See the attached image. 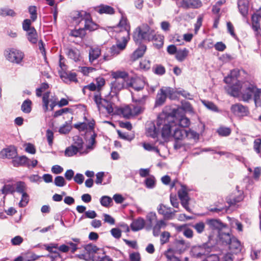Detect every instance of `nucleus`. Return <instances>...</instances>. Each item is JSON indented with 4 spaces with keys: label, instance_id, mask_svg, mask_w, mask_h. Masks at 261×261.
Instances as JSON below:
<instances>
[{
    "label": "nucleus",
    "instance_id": "obj_41",
    "mask_svg": "<svg viewBox=\"0 0 261 261\" xmlns=\"http://www.w3.org/2000/svg\"><path fill=\"white\" fill-rule=\"evenodd\" d=\"M16 13L11 9L8 7H4L0 8V16L2 17L11 16L15 17Z\"/></svg>",
    "mask_w": 261,
    "mask_h": 261
},
{
    "label": "nucleus",
    "instance_id": "obj_49",
    "mask_svg": "<svg viewBox=\"0 0 261 261\" xmlns=\"http://www.w3.org/2000/svg\"><path fill=\"white\" fill-rule=\"evenodd\" d=\"M101 54V50L98 48H95L91 49L89 52V61L92 62L97 59Z\"/></svg>",
    "mask_w": 261,
    "mask_h": 261
},
{
    "label": "nucleus",
    "instance_id": "obj_2",
    "mask_svg": "<svg viewBox=\"0 0 261 261\" xmlns=\"http://www.w3.org/2000/svg\"><path fill=\"white\" fill-rule=\"evenodd\" d=\"M213 238V236L210 235L206 242L200 245L192 246L190 251L191 257L194 258H201L203 256H208L216 245Z\"/></svg>",
    "mask_w": 261,
    "mask_h": 261
},
{
    "label": "nucleus",
    "instance_id": "obj_14",
    "mask_svg": "<svg viewBox=\"0 0 261 261\" xmlns=\"http://www.w3.org/2000/svg\"><path fill=\"white\" fill-rule=\"evenodd\" d=\"M232 235L228 232H224L222 231H219L218 237V240L216 242L214 240L215 243L224 246H228L229 243L231 242Z\"/></svg>",
    "mask_w": 261,
    "mask_h": 261
},
{
    "label": "nucleus",
    "instance_id": "obj_7",
    "mask_svg": "<svg viewBox=\"0 0 261 261\" xmlns=\"http://www.w3.org/2000/svg\"><path fill=\"white\" fill-rule=\"evenodd\" d=\"M242 200L243 198L242 196L239 197L234 198L233 199L227 200V202L229 204V205L228 206L226 205H222L221 207H210L209 208H208V210L210 212L213 213H226L230 206L236 204L237 203L239 202Z\"/></svg>",
    "mask_w": 261,
    "mask_h": 261
},
{
    "label": "nucleus",
    "instance_id": "obj_28",
    "mask_svg": "<svg viewBox=\"0 0 261 261\" xmlns=\"http://www.w3.org/2000/svg\"><path fill=\"white\" fill-rule=\"evenodd\" d=\"M229 249L233 253H237L241 250L240 242L234 236H232L231 242L228 245Z\"/></svg>",
    "mask_w": 261,
    "mask_h": 261
},
{
    "label": "nucleus",
    "instance_id": "obj_29",
    "mask_svg": "<svg viewBox=\"0 0 261 261\" xmlns=\"http://www.w3.org/2000/svg\"><path fill=\"white\" fill-rule=\"evenodd\" d=\"M156 219L157 216L155 212H150L148 213L146 216V225L145 226V229L148 231L151 230L152 228L153 220Z\"/></svg>",
    "mask_w": 261,
    "mask_h": 261
},
{
    "label": "nucleus",
    "instance_id": "obj_56",
    "mask_svg": "<svg viewBox=\"0 0 261 261\" xmlns=\"http://www.w3.org/2000/svg\"><path fill=\"white\" fill-rule=\"evenodd\" d=\"M26 188L25 183L22 181H19L16 182L15 187V192L18 193L22 194L25 192V189Z\"/></svg>",
    "mask_w": 261,
    "mask_h": 261
},
{
    "label": "nucleus",
    "instance_id": "obj_8",
    "mask_svg": "<svg viewBox=\"0 0 261 261\" xmlns=\"http://www.w3.org/2000/svg\"><path fill=\"white\" fill-rule=\"evenodd\" d=\"M125 82L123 80H115L111 83V91L108 96H111L113 97L115 96H117L120 91L124 89Z\"/></svg>",
    "mask_w": 261,
    "mask_h": 261
},
{
    "label": "nucleus",
    "instance_id": "obj_18",
    "mask_svg": "<svg viewBox=\"0 0 261 261\" xmlns=\"http://www.w3.org/2000/svg\"><path fill=\"white\" fill-rule=\"evenodd\" d=\"M94 9L100 14L113 15L115 12V9L112 7L105 4H100L98 6L95 7Z\"/></svg>",
    "mask_w": 261,
    "mask_h": 261
},
{
    "label": "nucleus",
    "instance_id": "obj_34",
    "mask_svg": "<svg viewBox=\"0 0 261 261\" xmlns=\"http://www.w3.org/2000/svg\"><path fill=\"white\" fill-rule=\"evenodd\" d=\"M167 97L171 100H175L178 98L179 90H175L174 89L170 87H166L165 89Z\"/></svg>",
    "mask_w": 261,
    "mask_h": 261
},
{
    "label": "nucleus",
    "instance_id": "obj_9",
    "mask_svg": "<svg viewBox=\"0 0 261 261\" xmlns=\"http://www.w3.org/2000/svg\"><path fill=\"white\" fill-rule=\"evenodd\" d=\"M133 37L136 44H140L143 40H149L150 34L147 31H143L140 27H138L134 32Z\"/></svg>",
    "mask_w": 261,
    "mask_h": 261
},
{
    "label": "nucleus",
    "instance_id": "obj_25",
    "mask_svg": "<svg viewBox=\"0 0 261 261\" xmlns=\"http://www.w3.org/2000/svg\"><path fill=\"white\" fill-rule=\"evenodd\" d=\"M239 11L244 17H247L248 14L249 4L246 0H240L238 2Z\"/></svg>",
    "mask_w": 261,
    "mask_h": 261
},
{
    "label": "nucleus",
    "instance_id": "obj_13",
    "mask_svg": "<svg viewBox=\"0 0 261 261\" xmlns=\"http://www.w3.org/2000/svg\"><path fill=\"white\" fill-rule=\"evenodd\" d=\"M202 261H233L232 254L227 253L218 256L216 254H212L207 256V258Z\"/></svg>",
    "mask_w": 261,
    "mask_h": 261
},
{
    "label": "nucleus",
    "instance_id": "obj_57",
    "mask_svg": "<svg viewBox=\"0 0 261 261\" xmlns=\"http://www.w3.org/2000/svg\"><path fill=\"white\" fill-rule=\"evenodd\" d=\"M261 89H257L253 96V99L256 107L261 106Z\"/></svg>",
    "mask_w": 261,
    "mask_h": 261
},
{
    "label": "nucleus",
    "instance_id": "obj_38",
    "mask_svg": "<svg viewBox=\"0 0 261 261\" xmlns=\"http://www.w3.org/2000/svg\"><path fill=\"white\" fill-rule=\"evenodd\" d=\"M67 55L68 57L74 60L75 62L80 61V52L77 49H73L71 48L67 49Z\"/></svg>",
    "mask_w": 261,
    "mask_h": 261
},
{
    "label": "nucleus",
    "instance_id": "obj_62",
    "mask_svg": "<svg viewBox=\"0 0 261 261\" xmlns=\"http://www.w3.org/2000/svg\"><path fill=\"white\" fill-rule=\"evenodd\" d=\"M174 250L172 248H169L165 253L166 257L170 260H172V259H174V261H179L177 257H175L174 255Z\"/></svg>",
    "mask_w": 261,
    "mask_h": 261
},
{
    "label": "nucleus",
    "instance_id": "obj_59",
    "mask_svg": "<svg viewBox=\"0 0 261 261\" xmlns=\"http://www.w3.org/2000/svg\"><path fill=\"white\" fill-rule=\"evenodd\" d=\"M49 92H45L42 97V100L43 102V108L44 112H46L48 110V105H49Z\"/></svg>",
    "mask_w": 261,
    "mask_h": 261
},
{
    "label": "nucleus",
    "instance_id": "obj_12",
    "mask_svg": "<svg viewBox=\"0 0 261 261\" xmlns=\"http://www.w3.org/2000/svg\"><path fill=\"white\" fill-rule=\"evenodd\" d=\"M31 160L25 155L16 156L11 161V163L15 167H26L30 168Z\"/></svg>",
    "mask_w": 261,
    "mask_h": 261
},
{
    "label": "nucleus",
    "instance_id": "obj_47",
    "mask_svg": "<svg viewBox=\"0 0 261 261\" xmlns=\"http://www.w3.org/2000/svg\"><path fill=\"white\" fill-rule=\"evenodd\" d=\"M218 134L221 137H227L231 132L230 128L224 126H220L216 130Z\"/></svg>",
    "mask_w": 261,
    "mask_h": 261
},
{
    "label": "nucleus",
    "instance_id": "obj_31",
    "mask_svg": "<svg viewBox=\"0 0 261 261\" xmlns=\"http://www.w3.org/2000/svg\"><path fill=\"white\" fill-rule=\"evenodd\" d=\"M178 195L181 202H185L187 201L189 202L190 198L188 196V192L187 191V186L186 185L181 186V190L178 192Z\"/></svg>",
    "mask_w": 261,
    "mask_h": 261
},
{
    "label": "nucleus",
    "instance_id": "obj_39",
    "mask_svg": "<svg viewBox=\"0 0 261 261\" xmlns=\"http://www.w3.org/2000/svg\"><path fill=\"white\" fill-rule=\"evenodd\" d=\"M117 114H121L123 115V117L126 119H128L132 115V112L131 109L128 107L126 106L124 108H117Z\"/></svg>",
    "mask_w": 261,
    "mask_h": 261
},
{
    "label": "nucleus",
    "instance_id": "obj_1",
    "mask_svg": "<svg viewBox=\"0 0 261 261\" xmlns=\"http://www.w3.org/2000/svg\"><path fill=\"white\" fill-rule=\"evenodd\" d=\"M168 110H170V107H165L162 113L158 115L156 122L159 130L161 129L162 137L164 138L170 136L171 130L175 126L174 123L171 122V120L169 118L170 114Z\"/></svg>",
    "mask_w": 261,
    "mask_h": 261
},
{
    "label": "nucleus",
    "instance_id": "obj_44",
    "mask_svg": "<svg viewBox=\"0 0 261 261\" xmlns=\"http://www.w3.org/2000/svg\"><path fill=\"white\" fill-rule=\"evenodd\" d=\"M188 49L186 48H184L182 50H179L177 51L175 58L178 61L182 62L188 56Z\"/></svg>",
    "mask_w": 261,
    "mask_h": 261
},
{
    "label": "nucleus",
    "instance_id": "obj_27",
    "mask_svg": "<svg viewBox=\"0 0 261 261\" xmlns=\"http://www.w3.org/2000/svg\"><path fill=\"white\" fill-rule=\"evenodd\" d=\"M119 27L121 28L120 32L126 31L127 36L129 37L130 25L127 23V19L126 17L122 16L119 23L117 24L116 27L114 28Z\"/></svg>",
    "mask_w": 261,
    "mask_h": 261
},
{
    "label": "nucleus",
    "instance_id": "obj_30",
    "mask_svg": "<svg viewBox=\"0 0 261 261\" xmlns=\"http://www.w3.org/2000/svg\"><path fill=\"white\" fill-rule=\"evenodd\" d=\"M26 36L28 41L32 44H35L37 43L38 34L34 27H32L31 30L27 32Z\"/></svg>",
    "mask_w": 261,
    "mask_h": 261
},
{
    "label": "nucleus",
    "instance_id": "obj_24",
    "mask_svg": "<svg viewBox=\"0 0 261 261\" xmlns=\"http://www.w3.org/2000/svg\"><path fill=\"white\" fill-rule=\"evenodd\" d=\"M167 97V95L166 94V90H165L163 88H161L156 95L154 107L162 106L165 103Z\"/></svg>",
    "mask_w": 261,
    "mask_h": 261
},
{
    "label": "nucleus",
    "instance_id": "obj_54",
    "mask_svg": "<svg viewBox=\"0 0 261 261\" xmlns=\"http://www.w3.org/2000/svg\"><path fill=\"white\" fill-rule=\"evenodd\" d=\"M228 93L233 97H238L240 93V89L234 84L230 86L228 89Z\"/></svg>",
    "mask_w": 261,
    "mask_h": 261
},
{
    "label": "nucleus",
    "instance_id": "obj_11",
    "mask_svg": "<svg viewBox=\"0 0 261 261\" xmlns=\"http://www.w3.org/2000/svg\"><path fill=\"white\" fill-rule=\"evenodd\" d=\"M230 110L234 115L242 117L247 116L249 114L248 108L241 103L232 105L231 106Z\"/></svg>",
    "mask_w": 261,
    "mask_h": 261
},
{
    "label": "nucleus",
    "instance_id": "obj_61",
    "mask_svg": "<svg viewBox=\"0 0 261 261\" xmlns=\"http://www.w3.org/2000/svg\"><path fill=\"white\" fill-rule=\"evenodd\" d=\"M164 37L163 36H162V35L156 36V35H155L153 37V39L154 40H159V43H154L153 45L156 48L160 49L163 46V44H164Z\"/></svg>",
    "mask_w": 261,
    "mask_h": 261
},
{
    "label": "nucleus",
    "instance_id": "obj_63",
    "mask_svg": "<svg viewBox=\"0 0 261 261\" xmlns=\"http://www.w3.org/2000/svg\"><path fill=\"white\" fill-rule=\"evenodd\" d=\"M170 237V233L168 231H164L161 236L160 239L161 244L163 245L169 242Z\"/></svg>",
    "mask_w": 261,
    "mask_h": 261
},
{
    "label": "nucleus",
    "instance_id": "obj_6",
    "mask_svg": "<svg viewBox=\"0 0 261 261\" xmlns=\"http://www.w3.org/2000/svg\"><path fill=\"white\" fill-rule=\"evenodd\" d=\"M24 56V53L18 49L12 48L7 56V59L12 63L19 64Z\"/></svg>",
    "mask_w": 261,
    "mask_h": 261
},
{
    "label": "nucleus",
    "instance_id": "obj_37",
    "mask_svg": "<svg viewBox=\"0 0 261 261\" xmlns=\"http://www.w3.org/2000/svg\"><path fill=\"white\" fill-rule=\"evenodd\" d=\"M128 73L125 71L117 70L113 71L111 76L115 80H123L126 81V79L128 77Z\"/></svg>",
    "mask_w": 261,
    "mask_h": 261
},
{
    "label": "nucleus",
    "instance_id": "obj_3",
    "mask_svg": "<svg viewBox=\"0 0 261 261\" xmlns=\"http://www.w3.org/2000/svg\"><path fill=\"white\" fill-rule=\"evenodd\" d=\"M168 111L170 114L169 118L172 120L171 122L174 123L175 126H177L184 129L189 126L190 120L186 116L181 108H171L170 107V110Z\"/></svg>",
    "mask_w": 261,
    "mask_h": 261
},
{
    "label": "nucleus",
    "instance_id": "obj_50",
    "mask_svg": "<svg viewBox=\"0 0 261 261\" xmlns=\"http://www.w3.org/2000/svg\"><path fill=\"white\" fill-rule=\"evenodd\" d=\"M202 103L207 109L215 112H219L218 107L214 102L208 100H203L202 101Z\"/></svg>",
    "mask_w": 261,
    "mask_h": 261
},
{
    "label": "nucleus",
    "instance_id": "obj_53",
    "mask_svg": "<svg viewBox=\"0 0 261 261\" xmlns=\"http://www.w3.org/2000/svg\"><path fill=\"white\" fill-rule=\"evenodd\" d=\"M99 201L101 205L106 207H108L110 203L113 202L112 199L108 196H102Z\"/></svg>",
    "mask_w": 261,
    "mask_h": 261
},
{
    "label": "nucleus",
    "instance_id": "obj_16",
    "mask_svg": "<svg viewBox=\"0 0 261 261\" xmlns=\"http://www.w3.org/2000/svg\"><path fill=\"white\" fill-rule=\"evenodd\" d=\"M202 6L200 0H181V7L185 9H196Z\"/></svg>",
    "mask_w": 261,
    "mask_h": 261
},
{
    "label": "nucleus",
    "instance_id": "obj_17",
    "mask_svg": "<svg viewBox=\"0 0 261 261\" xmlns=\"http://www.w3.org/2000/svg\"><path fill=\"white\" fill-rule=\"evenodd\" d=\"M258 89L256 86L253 84H250L249 86L242 93V97L243 100L244 101H248L249 100L251 99L252 96L254 95L256 89Z\"/></svg>",
    "mask_w": 261,
    "mask_h": 261
},
{
    "label": "nucleus",
    "instance_id": "obj_48",
    "mask_svg": "<svg viewBox=\"0 0 261 261\" xmlns=\"http://www.w3.org/2000/svg\"><path fill=\"white\" fill-rule=\"evenodd\" d=\"M152 72L156 75H163L166 72V69L161 64H155L152 68Z\"/></svg>",
    "mask_w": 261,
    "mask_h": 261
},
{
    "label": "nucleus",
    "instance_id": "obj_21",
    "mask_svg": "<svg viewBox=\"0 0 261 261\" xmlns=\"http://www.w3.org/2000/svg\"><path fill=\"white\" fill-rule=\"evenodd\" d=\"M138 45V48L133 52L131 55V59L133 61H136L139 58L142 57L146 50V45L143 44H137Z\"/></svg>",
    "mask_w": 261,
    "mask_h": 261
},
{
    "label": "nucleus",
    "instance_id": "obj_64",
    "mask_svg": "<svg viewBox=\"0 0 261 261\" xmlns=\"http://www.w3.org/2000/svg\"><path fill=\"white\" fill-rule=\"evenodd\" d=\"M31 20L29 19H25L23 21L22 25L24 31H29L32 29L33 27L31 26Z\"/></svg>",
    "mask_w": 261,
    "mask_h": 261
},
{
    "label": "nucleus",
    "instance_id": "obj_42",
    "mask_svg": "<svg viewBox=\"0 0 261 261\" xmlns=\"http://www.w3.org/2000/svg\"><path fill=\"white\" fill-rule=\"evenodd\" d=\"M32 102L30 99L23 101L21 106V111L26 114H29L32 110Z\"/></svg>",
    "mask_w": 261,
    "mask_h": 261
},
{
    "label": "nucleus",
    "instance_id": "obj_4",
    "mask_svg": "<svg viewBox=\"0 0 261 261\" xmlns=\"http://www.w3.org/2000/svg\"><path fill=\"white\" fill-rule=\"evenodd\" d=\"M73 143L67 147L64 151L65 155L68 157L72 156L83 149L84 142L82 138L79 136H75L73 137Z\"/></svg>",
    "mask_w": 261,
    "mask_h": 261
},
{
    "label": "nucleus",
    "instance_id": "obj_26",
    "mask_svg": "<svg viewBox=\"0 0 261 261\" xmlns=\"http://www.w3.org/2000/svg\"><path fill=\"white\" fill-rule=\"evenodd\" d=\"M207 224L213 229L218 230V232L222 231V229L227 227V225L223 223L220 220L212 219L207 220Z\"/></svg>",
    "mask_w": 261,
    "mask_h": 261
},
{
    "label": "nucleus",
    "instance_id": "obj_45",
    "mask_svg": "<svg viewBox=\"0 0 261 261\" xmlns=\"http://www.w3.org/2000/svg\"><path fill=\"white\" fill-rule=\"evenodd\" d=\"M70 36L74 37H80L82 39L84 38L87 35L84 28H80L77 30H72L70 32Z\"/></svg>",
    "mask_w": 261,
    "mask_h": 261
},
{
    "label": "nucleus",
    "instance_id": "obj_43",
    "mask_svg": "<svg viewBox=\"0 0 261 261\" xmlns=\"http://www.w3.org/2000/svg\"><path fill=\"white\" fill-rule=\"evenodd\" d=\"M156 180L153 175H149L144 180V184L147 189H152L155 186Z\"/></svg>",
    "mask_w": 261,
    "mask_h": 261
},
{
    "label": "nucleus",
    "instance_id": "obj_40",
    "mask_svg": "<svg viewBox=\"0 0 261 261\" xmlns=\"http://www.w3.org/2000/svg\"><path fill=\"white\" fill-rule=\"evenodd\" d=\"M1 191L3 194L7 195L11 194H13L15 192V187L11 184H5L3 186Z\"/></svg>",
    "mask_w": 261,
    "mask_h": 261
},
{
    "label": "nucleus",
    "instance_id": "obj_55",
    "mask_svg": "<svg viewBox=\"0 0 261 261\" xmlns=\"http://www.w3.org/2000/svg\"><path fill=\"white\" fill-rule=\"evenodd\" d=\"M72 129V126L71 125H69L68 122H65V123L61 126L60 127L59 129V132L61 134H68Z\"/></svg>",
    "mask_w": 261,
    "mask_h": 261
},
{
    "label": "nucleus",
    "instance_id": "obj_23",
    "mask_svg": "<svg viewBox=\"0 0 261 261\" xmlns=\"http://www.w3.org/2000/svg\"><path fill=\"white\" fill-rule=\"evenodd\" d=\"M145 225L144 219L140 217L134 220L130 225V228L133 231H138L142 229Z\"/></svg>",
    "mask_w": 261,
    "mask_h": 261
},
{
    "label": "nucleus",
    "instance_id": "obj_60",
    "mask_svg": "<svg viewBox=\"0 0 261 261\" xmlns=\"http://www.w3.org/2000/svg\"><path fill=\"white\" fill-rule=\"evenodd\" d=\"M66 113H69L72 114L73 111L72 109L69 108H62L60 110H59L58 111H56L55 112L53 117L54 118L58 117L59 116H61L63 114Z\"/></svg>",
    "mask_w": 261,
    "mask_h": 261
},
{
    "label": "nucleus",
    "instance_id": "obj_19",
    "mask_svg": "<svg viewBox=\"0 0 261 261\" xmlns=\"http://www.w3.org/2000/svg\"><path fill=\"white\" fill-rule=\"evenodd\" d=\"M171 207H167L163 204H160L157 208L158 212L159 214L162 215L166 219H170L172 215L177 212V211L174 210L173 212L170 211Z\"/></svg>",
    "mask_w": 261,
    "mask_h": 261
},
{
    "label": "nucleus",
    "instance_id": "obj_10",
    "mask_svg": "<svg viewBox=\"0 0 261 261\" xmlns=\"http://www.w3.org/2000/svg\"><path fill=\"white\" fill-rule=\"evenodd\" d=\"M17 155V148L14 145H9L0 151V158L3 159H8L12 160Z\"/></svg>",
    "mask_w": 261,
    "mask_h": 261
},
{
    "label": "nucleus",
    "instance_id": "obj_20",
    "mask_svg": "<svg viewBox=\"0 0 261 261\" xmlns=\"http://www.w3.org/2000/svg\"><path fill=\"white\" fill-rule=\"evenodd\" d=\"M176 251L181 254L184 252L188 248L190 247V243L189 242H185L183 239L174 241Z\"/></svg>",
    "mask_w": 261,
    "mask_h": 261
},
{
    "label": "nucleus",
    "instance_id": "obj_52",
    "mask_svg": "<svg viewBox=\"0 0 261 261\" xmlns=\"http://www.w3.org/2000/svg\"><path fill=\"white\" fill-rule=\"evenodd\" d=\"M54 184L57 187H63L66 185V181L64 177L58 175L54 179Z\"/></svg>",
    "mask_w": 261,
    "mask_h": 261
},
{
    "label": "nucleus",
    "instance_id": "obj_22",
    "mask_svg": "<svg viewBox=\"0 0 261 261\" xmlns=\"http://www.w3.org/2000/svg\"><path fill=\"white\" fill-rule=\"evenodd\" d=\"M58 244L51 243L46 246V249L50 253H52L53 255H47V256L51 258L52 261L58 258H61V255L57 250Z\"/></svg>",
    "mask_w": 261,
    "mask_h": 261
},
{
    "label": "nucleus",
    "instance_id": "obj_35",
    "mask_svg": "<svg viewBox=\"0 0 261 261\" xmlns=\"http://www.w3.org/2000/svg\"><path fill=\"white\" fill-rule=\"evenodd\" d=\"M173 130V134L172 136L174 138L175 140H182L183 136L185 134L184 131L186 130L176 126H174Z\"/></svg>",
    "mask_w": 261,
    "mask_h": 261
},
{
    "label": "nucleus",
    "instance_id": "obj_32",
    "mask_svg": "<svg viewBox=\"0 0 261 261\" xmlns=\"http://www.w3.org/2000/svg\"><path fill=\"white\" fill-rule=\"evenodd\" d=\"M84 248L89 255L91 253H96L98 251H101L102 254H106V251L103 250V249L99 248L96 245H93L92 243H89L86 245Z\"/></svg>",
    "mask_w": 261,
    "mask_h": 261
},
{
    "label": "nucleus",
    "instance_id": "obj_58",
    "mask_svg": "<svg viewBox=\"0 0 261 261\" xmlns=\"http://www.w3.org/2000/svg\"><path fill=\"white\" fill-rule=\"evenodd\" d=\"M28 11L31 15V19L32 21H35L37 18V7L35 6H30L28 8Z\"/></svg>",
    "mask_w": 261,
    "mask_h": 261
},
{
    "label": "nucleus",
    "instance_id": "obj_5",
    "mask_svg": "<svg viewBox=\"0 0 261 261\" xmlns=\"http://www.w3.org/2000/svg\"><path fill=\"white\" fill-rule=\"evenodd\" d=\"M122 42H120L119 40H117V44L113 45L110 49L111 56L109 55H104L103 59L105 61H108L112 59V57L118 55L120 51L124 50L129 39V37H122Z\"/></svg>",
    "mask_w": 261,
    "mask_h": 261
},
{
    "label": "nucleus",
    "instance_id": "obj_33",
    "mask_svg": "<svg viewBox=\"0 0 261 261\" xmlns=\"http://www.w3.org/2000/svg\"><path fill=\"white\" fill-rule=\"evenodd\" d=\"M146 133L147 136L155 139L158 137L160 130L156 125H155L154 123H152L151 126L147 128Z\"/></svg>",
    "mask_w": 261,
    "mask_h": 261
},
{
    "label": "nucleus",
    "instance_id": "obj_51",
    "mask_svg": "<svg viewBox=\"0 0 261 261\" xmlns=\"http://www.w3.org/2000/svg\"><path fill=\"white\" fill-rule=\"evenodd\" d=\"M21 194V198L18 203V205L20 207H25L29 201V196L28 194L25 192Z\"/></svg>",
    "mask_w": 261,
    "mask_h": 261
},
{
    "label": "nucleus",
    "instance_id": "obj_46",
    "mask_svg": "<svg viewBox=\"0 0 261 261\" xmlns=\"http://www.w3.org/2000/svg\"><path fill=\"white\" fill-rule=\"evenodd\" d=\"M259 18V16L256 13H254L251 16L252 28L255 32L258 31L260 29Z\"/></svg>",
    "mask_w": 261,
    "mask_h": 261
},
{
    "label": "nucleus",
    "instance_id": "obj_15",
    "mask_svg": "<svg viewBox=\"0 0 261 261\" xmlns=\"http://www.w3.org/2000/svg\"><path fill=\"white\" fill-rule=\"evenodd\" d=\"M86 15L88 16L86 18H85V25L84 27L86 32V31H88L89 32H93L98 29L99 28L103 29L102 27H100L98 24L96 23L93 21L90 13H87Z\"/></svg>",
    "mask_w": 261,
    "mask_h": 261
},
{
    "label": "nucleus",
    "instance_id": "obj_36",
    "mask_svg": "<svg viewBox=\"0 0 261 261\" xmlns=\"http://www.w3.org/2000/svg\"><path fill=\"white\" fill-rule=\"evenodd\" d=\"M89 13L83 11H76L75 14L72 16V19L76 22L80 23L82 20H85V18L87 17L86 14Z\"/></svg>",
    "mask_w": 261,
    "mask_h": 261
}]
</instances>
